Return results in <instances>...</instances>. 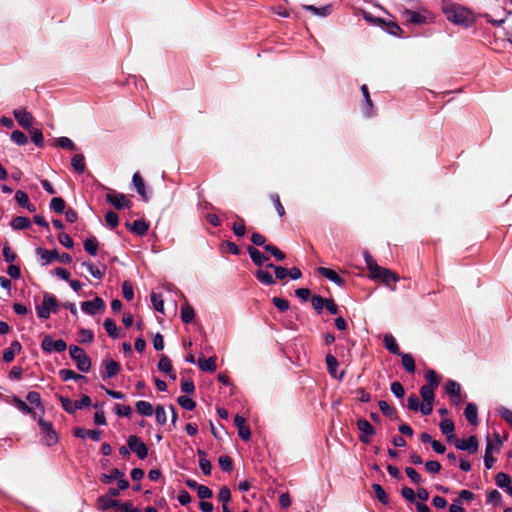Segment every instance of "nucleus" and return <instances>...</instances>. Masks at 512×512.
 Returning a JSON list of instances; mask_svg holds the SVG:
<instances>
[{"instance_id": "f257e3e1", "label": "nucleus", "mask_w": 512, "mask_h": 512, "mask_svg": "<svg viewBox=\"0 0 512 512\" xmlns=\"http://www.w3.org/2000/svg\"><path fill=\"white\" fill-rule=\"evenodd\" d=\"M442 11L447 20L455 25H460L467 28L471 26L475 21L473 12L460 4L447 3L443 5Z\"/></svg>"}, {"instance_id": "f03ea898", "label": "nucleus", "mask_w": 512, "mask_h": 512, "mask_svg": "<svg viewBox=\"0 0 512 512\" xmlns=\"http://www.w3.org/2000/svg\"><path fill=\"white\" fill-rule=\"evenodd\" d=\"M402 16L408 23L414 25L429 24L433 23L435 20L434 15L426 9H422L420 11L405 9L402 12Z\"/></svg>"}, {"instance_id": "7ed1b4c3", "label": "nucleus", "mask_w": 512, "mask_h": 512, "mask_svg": "<svg viewBox=\"0 0 512 512\" xmlns=\"http://www.w3.org/2000/svg\"><path fill=\"white\" fill-rule=\"evenodd\" d=\"M58 303L54 295L45 293L41 305L36 307L37 315L41 319H48L51 313L57 312Z\"/></svg>"}, {"instance_id": "20e7f679", "label": "nucleus", "mask_w": 512, "mask_h": 512, "mask_svg": "<svg viewBox=\"0 0 512 512\" xmlns=\"http://www.w3.org/2000/svg\"><path fill=\"white\" fill-rule=\"evenodd\" d=\"M69 353L71 358L75 361L77 368L81 372H88L90 370L91 360L81 347L71 345L69 347Z\"/></svg>"}, {"instance_id": "39448f33", "label": "nucleus", "mask_w": 512, "mask_h": 512, "mask_svg": "<svg viewBox=\"0 0 512 512\" xmlns=\"http://www.w3.org/2000/svg\"><path fill=\"white\" fill-rule=\"evenodd\" d=\"M42 441L47 446L55 445L59 438L51 422L40 418L38 420Z\"/></svg>"}, {"instance_id": "423d86ee", "label": "nucleus", "mask_w": 512, "mask_h": 512, "mask_svg": "<svg viewBox=\"0 0 512 512\" xmlns=\"http://www.w3.org/2000/svg\"><path fill=\"white\" fill-rule=\"evenodd\" d=\"M37 254L43 261V265H47L51 263L53 260H58L64 264H70L72 262V257L68 253H63L62 255H59L56 249L47 250L43 248H38Z\"/></svg>"}, {"instance_id": "0eeeda50", "label": "nucleus", "mask_w": 512, "mask_h": 512, "mask_svg": "<svg viewBox=\"0 0 512 512\" xmlns=\"http://www.w3.org/2000/svg\"><path fill=\"white\" fill-rule=\"evenodd\" d=\"M357 429L359 430V440L361 443H371L372 437L375 435L376 430L373 425L366 419L361 418L356 422Z\"/></svg>"}, {"instance_id": "6e6552de", "label": "nucleus", "mask_w": 512, "mask_h": 512, "mask_svg": "<svg viewBox=\"0 0 512 512\" xmlns=\"http://www.w3.org/2000/svg\"><path fill=\"white\" fill-rule=\"evenodd\" d=\"M41 348L46 353L52 352H63L67 348V344L64 340L58 339L53 340L50 335H45L41 342Z\"/></svg>"}, {"instance_id": "1a4fd4ad", "label": "nucleus", "mask_w": 512, "mask_h": 512, "mask_svg": "<svg viewBox=\"0 0 512 512\" xmlns=\"http://www.w3.org/2000/svg\"><path fill=\"white\" fill-rule=\"evenodd\" d=\"M106 201L118 210L132 207V202L124 194L116 193L113 190L106 194Z\"/></svg>"}, {"instance_id": "9d476101", "label": "nucleus", "mask_w": 512, "mask_h": 512, "mask_svg": "<svg viewBox=\"0 0 512 512\" xmlns=\"http://www.w3.org/2000/svg\"><path fill=\"white\" fill-rule=\"evenodd\" d=\"M127 445L140 459H145L148 455V448L138 436L131 435L128 437Z\"/></svg>"}, {"instance_id": "9b49d317", "label": "nucleus", "mask_w": 512, "mask_h": 512, "mask_svg": "<svg viewBox=\"0 0 512 512\" xmlns=\"http://www.w3.org/2000/svg\"><path fill=\"white\" fill-rule=\"evenodd\" d=\"M455 447L461 451H467L470 454H475L479 448V442L475 435H471L466 440L455 439L454 441Z\"/></svg>"}, {"instance_id": "f8f14e48", "label": "nucleus", "mask_w": 512, "mask_h": 512, "mask_svg": "<svg viewBox=\"0 0 512 512\" xmlns=\"http://www.w3.org/2000/svg\"><path fill=\"white\" fill-rule=\"evenodd\" d=\"M13 115L18 124L25 130H31L34 123V117L24 108H18L13 111Z\"/></svg>"}, {"instance_id": "ddd939ff", "label": "nucleus", "mask_w": 512, "mask_h": 512, "mask_svg": "<svg viewBox=\"0 0 512 512\" xmlns=\"http://www.w3.org/2000/svg\"><path fill=\"white\" fill-rule=\"evenodd\" d=\"M325 362L327 366V371L330 374V376L334 379L342 380L345 372L338 370L339 363L336 357H334L331 354H327L325 357Z\"/></svg>"}, {"instance_id": "4468645a", "label": "nucleus", "mask_w": 512, "mask_h": 512, "mask_svg": "<svg viewBox=\"0 0 512 512\" xmlns=\"http://www.w3.org/2000/svg\"><path fill=\"white\" fill-rule=\"evenodd\" d=\"M371 278L380 279L386 285H390V283H396L399 280L396 273L383 267L375 272Z\"/></svg>"}, {"instance_id": "2eb2a0df", "label": "nucleus", "mask_w": 512, "mask_h": 512, "mask_svg": "<svg viewBox=\"0 0 512 512\" xmlns=\"http://www.w3.org/2000/svg\"><path fill=\"white\" fill-rule=\"evenodd\" d=\"M104 307H105V303L99 297H96L95 299H93L91 301H84L81 303L82 311L89 315L96 314L99 310L103 309Z\"/></svg>"}, {"instance_id": "dca6fc26", "label": "nucleus", "mask_w": 512, "mask_h": 512, "mask_svg": "<svg viewBox=\"0 0 512 512\" xmlns=\"http://www.w3.org/2000/svg\"><path fill=\"white\" fill-rule=\"evenodd\" d=\"M73 434L75 437L84 439L86 437H89L93 441H99L102 437V431L93 429V430H86L82 427H76L73 430Z\"/></svg>"}, {"instance_id": "f3484780", "label": "nucleus", "mask_w": 512, "mask_h": 512, "mask_svg": "<svg viewBox=\"0 0 512 512\" xmlns=\"http://www.w3.org/2000/svg\"><path fill=\"white\" fill-rule=\"evenodd\" d=\"M102 365L105 368V371L102 374L103 379L112 378L116 376L121 370L120 364L112 359L104 360Z\"/></svg>"}, {"instance_id": "a211bd4d", "label": "nucleus", "mask_w": 512, "mask_h": 512, "mask_svg": "<svg viewBox=\"0 0 512 512\" xmlns=\"http://www.w3.org/2000/svg\"><path fill=\"white\" fill-rule=\"evenodd\" d=\"M439 428H440L441 432L447 436L448 442H453L456 439V436L454 434L455 425L452 420H450V419L442 420L439 423Z\"/></svg>"}, {"instance_id": "6ab92c4d", "label": "nucleus", "mask_w": 512, "mask_h": 512, "mask_svg": "<svg viewBox=\"0 0 512 512\" xmlns=\"http://www.w3.org/2000/svg\"><path fill=\"white\" fill-rule=\"evenodd\" d=\"M361 92L363 96V111L367 117L373 116V103L370 98V93L368 90V86L366 84H363L361 86Z\"/></svg>"}, {"instance_id": "aec40b11", "label": "nucleus", "mask_w": 512, "mask_h": 512, "mask_svg": "<svg viewBox=\"0 0 512 512\" xmlns=\"http://www.w3.org/2000/svg\"><path fill=\"white\" fill-rule=\"evenodd\" d=\"M322 277L327 278L339 287H343L346 283L345 279L331 268L322 267Z\"/></svg>"}, {"instance_id": "412c9836", "label": "nucleus", "mask_w": 512, "mask_h": 512, "mask_svg": "<svg viewBox=\"0 0 512 512\" xmlns=\"http://www.w3.org/2000/svg\"><path fill=\"white\" fill-rule=\"evenodd\" d=\"M132 182H133V185H134L137 193L141 196V198L144 201H147L148 195L146 192L145 182L139 172L134 173V175L132 177Z\"/></svg>"}, {"instance_id": "4be33fe9", "label": "nucleus", "mask_w": 512, "mask_h": 512, "mask_svg": "<svg viewBox=\"0 0 512 512\" xmlns=\"http://www.w3.org/2000/svg\"><path fill=\"white\" fill-rule=\"evenodd\" d=\"M126 227L133 233L143 236L149 229V224L144 220H135L133 223H126Z\"/></svg>"}, {"instance_id": "5701e85b", "label": "nucleus", "mask_w": 512, "mask_h": 512, "mask_svg": "<svg viewBox=\"0 0 512 512\" xmlns=\"http://www.w3.org/2000/svg\"><path fill=\"white\" fill-rule=\"evenodd\" d=\"M464 415L471 425L478 424V408L476 404L468 403L465 407Z\"/></svg>"}, {"instance_id": "b1692460", "label": "nucleus", "mask_w": 512, "mask_h": 512, "mask_svg": "<svg viewBox=\"0 0 512 512\" xmlns=\"http://www.w3.org/2000/svg\"><path fill=\"white\" fill-rule=\"evenodd\" d=\"M383 343H384V346L385 348L391 353V354H394V355H402V352L400 351L399 349V346L395 340V338L393 337V335L391 334H386L384 336V339H383Z\"/></svg>"}, {"instance_id": "393cba45", "label": "nucleus", "mask_w": 512, "mask_h": 512, "mask_svg": "<svg viewBox=\"0 0 512 512\" xmlns=\"http://www.w3.org/2000/svg\"><path fill=\"white\" fill-rule=\"evenodd\" d=\"M199 466L204 475H210L212 470L211 462L207 459V454L204 450L198 449Z\"/></svg>"}, {"instance_id": "a878e982", "label": "nucleus", "mask_w": 512, "mask_h": 512, "mask_svg": "<svg viewBox=\"0 0 512 512\" xmlns=\"http://www.w3.org/2000/svg\"><path fill=\"white\" fill-rule=\"evenodd\" d=\"M197 364H198L199 368L204 372L212 373L216 370V363H215L214 357H209V358H205L203 356L199 357Z\"/></svg>"}, {"instance_id": "bb28decb", "label": "nucleus", "mask_w": 512, "mask_h": 512, "mask_svg": "<svg viewBox=\"0 0 512 512\" xmlns=\"http://www.w3.org/2000/svg\"><path fill=\"white\" fill-rule=\"evenodd\" d=\"M119 502L114 500L111 496H100L97 500V508L101 511H105L108 508L117 507Z\"/></svg>"}, {"instance_id": "cd10ccee", "label": "nucleus", "mask_w": 512, "mask_h": 512, "mask_svg": "<svg viewBox=\"0 0 512 512\" xmlns=\"http://www.w3.org/2000/svg\"><path fill=\"white\" fill-rule=\"evenodd\" d=\"M247 250L251 260L255 265L261 266L265 261L269 260L267 256L262 254L258 249L254 248L253 246H249Z\"/></svg>"}, {"instance_id": "c85d7f7f", "label": "nucleus", "mask_w": 512, "mask_h": 512, "mask_svg": "<svg viewBox=\"0 0 512 512\" xmlns=\"http://www.w3.org/2000/svg\"><path fill=\"white\" fill-rule=\"evenodd\" d=\"M21 350V344L18 341H13L9 348H7L3 353V360L6 363L12 362L15 353L19 352Z\"/></svg>"}, {"instance_id": "c756f323", "label": "nucleus", "mask_w": 512, "mask_h": 512, "mask_svg": "<svg viewBox=\"0 0 512 512\" xmlns=\"http://www.w3.org/2000/svg\"><path fill=\"white\" fill-rule=\"evenodd\" d=\"M135 408L136 411L143 416H151L154 412L152 404L144 400L137 401Z\"/></svg>"}, {"instance_id": "7c9ffc66", "label": "nucleus", "mask_w": 512, "mask_h": 512, "mask_svg": "<svg viewBox=\"0 0 512 512\" xmlns=\"http://www.w3.org/2000/svg\"><path fill=\"white\" fill-rule=\"evenodd\" d=\"M444 390H445L446 394L449 395L450 397H452V396L457 397V396H460L461 386L455 380H448L445 383Z\"/></svg>"}, {"instance_id": "2f4dec72", "label": "nucleus", "mask_w": 512, "mask_h": 512, "mask_svg": "<svg viewBox=\"0 0 512 512\" xmlns=\"http://www.w3.org/2000/svg\"><path fill=\"white\" fill-rule=\"evenodd\" d=\"M378 406L380 411L387 417H390L392 420L398 419V414L395 408L391 407L386 401L380 400L378 402Z\"/></svg>"}, {"instance_id": "473e14b6", "label": "nucleus", "mask_w": 512, "mask_h": 512, "mask_svg": "<svg viewBox=\"0 0 512 512\" xmlns=\"http://www.w3.org/2000/svg\"><path fill=\"white\" fill-rule=\"evenodd\" d=\"M425 380L427 382V384L425 386L427 387H431L432 389H437V387L439 386V383H440V377L439 375L437 374V372L435 370H428L426 373H425Z\"/></svg>"}, {"instance_id": "72a5a7b5", "label": "nucleus", "mask_w": 512, "mask_h": 512, "mask_svg": "<svg viewBox=\"0 0 512 512\" xmlns=\"http://www.w3.org/2000/svg\"><path fill=\"white\" fill-rule=\"evenodd\" d=\"M494 446L493 444L488 440L485 448V454H484V465L486 469H491L495 463V458L492 456Z\"/></svg>"}, {"instance_id": "f704fd0d", "label": "nucleus", "mask_w": 512, "mask_h": 512, "mask_svg": "<svg viewBox=\"0 0 512 512\" xmlns=\"http://www.w3.org/2000/svg\"><path fill=\"white\" fill-rule=\"evenodd\" d=\"M399 356L401 357V362L404 369L409 373H414L416 370V365L412 355L408 353H402V355Z\"/></svg>"}, {"instance_id": "c9c22d12", "label": "nucleus", "mask_w": 512, "mask_h": 512, "mask_svg": "<svg viewBox=\"0 0 512 512\" xmlns=\"http://www.w3.org/2000/svg\"><path fill=\"white\" fill-rule=\"evenodd\" d=\"M82 266L86 267L87 270L89 271V273L96 279H102L104 277V274H105V269L106 267L103 266V269L101 270L100 268H98L97 266H95L92 262L90 261H85L82 263Z\"/></svg>"}, {"instance_id": "e433bc0d", "label": "nucleus", "mask_w": 512, "mask_h": 512, "mask_svg": "<svg viewBox=\"0 0 512 512\" xmlns=\"http://www.w3.org/2000/svg\"><path fill=\"white\" fill-rule=\"evenodd\" d=\"M10 225L15 230H22V229L29 228L31 226V222H30L29 218H27V217L17 216L12 219Z\"/></svg>"}, {"instance_id": "4c0bfd02", "label": "nucleus", "mask_w": 512, "mask_h": 512, "mask_svg": "<svg viewBox=\"0 0 512 512\" xmlns=\"http://www.w3.org/2000/svg\"><path fill=\"white\" fill-rule=\"evenodd\" d=\"M103 326H104L107 334L111 338L117 339L119 337V330H118V327L113 319H111V318L105 319Z\"/></svg>"}, {"instance_id": "58836bf2", "label": "nucleus", "mask_w": 512, "mask_h": 512, "mask_svg": "<svg viewBox=\"0 0 512 512\" xmlns=\"http://www.w3.org/2000/svg\"><path fill=\"white\" fill-rule=\"evenodd\" d=\"M194 317H195V311H194L193 307L190 306L189 304L183 305L181 308V320L185 324H189L193 321Z\"/></svg>"}, {"instance_id": "ea45409f", "label": "nucleus", "mask_w": 512, "mask_h": 512, "mask_svg": "<svg viewBox=\"0 0 512 512\" xmlns=\"http://www.w3.org/2000/svg\"><path fill=\"white\" fill-rule=\"evenodd\" d=\"M255 277L259 282H261L262 284H265V285H273L275 283V280H274L273 276L271 275V273H269L268 271L263 270V269H259L255 273Z\"/></svg>"}, {"instance_id": "a19ab883", "label": "nucleus", "mask_w": 512, "mask_h": 512, "mask_svg": "<svg viewBox=\"0 0 512 512\" xmlns=\"http://www.w3.org/2000/svg\"><path fill=\"white\" fill-rule=\"evenodd\" d=\"M59 376H60V378L63 381H68V380H85L86 379L85 376H83L81 374H77V373H75L71 369H61L59 371Z\"/></svg>"}, {"instance_id": "79ce46f5", "label": "nucleus", "mask_w": 512, "mask_h": 512, "mask_svg": "<svg viewBox=\"0 0 512 512\" xmlns=\"http://www.w3.org/2000/svg\"><path fill=\"white\" fill-rule=\"evenodd\" d=\"M71 165L75 171L82 174L85 171V158L82 154H75L71 159Z\"/></svg>"}, {"instance_id": "37998d69", "label": "nucleus", "mask_w": 512, "mask_h": 512, "mask_svg": "<svg viewBox=\"0 0 512 512\" xmlns=\"http://www.w3.org/2000/svg\"><path fill=\"white\" fill-rule=\"evenodd\" d=\"M84 249L87 253L95 256L98 251V240L96 237L91 236L84 241Z\"/></svg>"}, {"instance_id": "c03bdc74", "label": "nucleus", "mask_w": 512, "mask_h": 512, "mask_svg": "<svg viewBox=\"0 0 512 512\" xmlns=\"http://www.w3.org/2000/svg\"><path fill=\"white\" fill-rule=\"evenodd\" d=\"M372 489L375 492L378 501L383 505H387L389 502V497L385 492L384 488L380 484L375 483L372 485Z\"/></svg>"}, {"instance_id": "a18cd8bd", "label": "nucleus", "mask_w": 512, "mask_h": 512, "mask_svg": "<svg viewBox=\"0 0 512 512\" xmlns=\"http://www.w3.org/2000/svg\"><path fill=\"white\" fill-rule=\"evenodd\" d=\"M363 256H364L366 266L372 276L375 272H377L381 268V266H379L377 264L376 260L372 257V255L368 251H365L363 253Z\"/></svg>"}, {"instance_id": "49530a36", "label": "nucleus", "mask_w": 512, "mask_h": 512, "mask_svg": "<svg viewBox=\"0 0 512 512\" xmlns=\"http://www.w3.org/2000/svg\"><path fill=\"white\" fill-rule=\"evenodd\" d=\"M29 134L31 140L36 146H38L39 148H42L44 146V137L40 129L32 128L31 130H29Z\"/></svg>"}, {"instance_id": "de8ad7c7", "label": "nucleus", "mask_w": 512, "mask_h": 512, "mask_svg": "<svg viewBox=\"0 0 512 512\" xmlns=\"http://www.w3.org/2000/svg\"><path fill=\"white\" fill-rule=\"evenodd\" d=\"M236 219L237 221L232 224V230L236 236L243 237L246 233L244 219L239 216H236Z\"/></svg>"}, {"instance_id": "09e8293b", "label": "nucleus", "mask_w": 512, "mask_h": 512, "mask_svg": "<svg viewBox=\"0 0 512 512\" xmlns=\"http://www.w3.org/2000/svg\"><path fill=\"white\" fill-rule=\"evenodd\" d=\"M157 367L161 372H164L166 374H171V369H172L171 360L166 355H164V354L161 355Z\"/></svg>"}, {"instance_id": "8fccbe9b", "label": "nucleus", "mask_w": 512, "mask_h": 512, "mask_svg": "<svg viewBox=\"0 0 512 512\" xmlns=\"http://www.w3.org/2000/svg\"><path fill=\"white\" fill-rule=\"evenodd\" d=\"M435 389H432L431 387H427L423 385L420 388V396L423 399V402H433L435 399Z\"/></svg>"}, {"instance_id": "3c124183", "label": "nucleus", "mask_w": 512, "mask_h": 512, "mask_svg": "<svg viewBox=\"0 0 512 512\" xmlns=\"http://www.w3.org/2000/svg\"><path fill=\"white\" fill-rule=\"evenodd\" d=\"M65 201L61 197H54L50 201V208L56 213H63L65 211Z\"/></svg>"}, {"instance_id": "603ef678", "label": "nucleus", "mask_w": 512, "mask_h": 512, "mask_svg": "<svg viewBox=\"0 0 512 512\" xmlns=\"http://www.w3.org/2000/svg\"><path fill=\"white\" fill-rule=\"evenodd\" d=\"M496 485L502 489H505L511 484V478L504 472H499L495 477Z\"/></svg>"}, {"instance_id": "864d4df0", "label": "nucleus", "mask_w": 512, "mask_h": 512, "mask_svg": "<svg viewBox=\"0 0 512 512\" xmlns=\"http://www.w3.org/2000/svg\"><path fill=\"white\" fill-rule=\"evenodd\" d=\"M178 404L185 410L192 411L196 407V402L187 396H179Z\"/></svg>"}, {"instance_id": "5fc2aeb1", "label": "nucleus", "mask_w": 512, "mask_h": 512, "mask_svg": "<svg viewBox=\"0 0 512 512\" xmlns=\"http://www.w3.org/2000/svg\"><path fill=\"white\" fill-rule=\"evenodd\" d=\"M123 476H124V473H123V472H121L119 469H116V468H115V469H113V470L110 472V474H103V475L101 476V481H102L103 483L108 484V483H111V482H112V481H114V480H118V478H121V477H123Z\"/></svg>"}, {"instance_id": "6e6d98bb", "label": "nucleus", "mask_w": 512, "mask_h": 512, "mask_svg": "<svg viewBox=\"0 0 512 512\" xmlns=\"http://www.w3.org/2000/svg\"><path fill=\"white\" fill-rule=\"evenodd\" d=\"M12 403L24 414H32L33 410L18 396H13Z\"/></svg>"}, {"instance_id": "4d7b16f0", "label": "nucleus", "mask_w": 512, "mask_h": 512, "mask_svg": "<svg viewBox=\"0 0 512 512\" xmlns=\"http://www.w3.org/2000/svg\"><path fill=\"white\" fill-rule=\"evenodd\" d=\"M324 308L332 315H336L338 313V306L332 298L322 297V309Z\"/></svg>"}, {"instance_id": "13d9d810", "label": "nucleus", "mask_w": 512, "mask_h": 512, "mask_svg": "<svg viewBox=\"0 0 512 512\" xmlns=\"http://www.w3.org/2000/svg\"><path fill=\"white\" fill-rule=\"evenodd\" d=\"M11 140L17 145H25L28 143L27 136L19 130H15L10 135Z\"/></svg>"}, {"instance_id": "bf43d9fd", "label": "nucleus", "mask_w": 512, "mask_h": 512, "mask_svg": "<svg viewBox=\"0 0 512 512\" xmlns=\"http://www.w3.org/2000/svg\"><path fill=\"white\" fill-rule=\"evenodd\" d=\"M58 399L61 403V406L62 408L67 412V413H70V414H73L76 409L74 407V402L71 401L68 397H65V396H62V395H59L58 396Z\"/></svg>"}, {"instance_id": "052dcab7", "label": "nucleus", "mask_w": 512, "mask_h": 512, "mask_svg": "<svg viewBox=\"0 0 512 512\" xmlns=\"http://www.w3.org/2000/svg\"><path fill=\"white\" fill-rule=\"evenodd\" d=\"M151 302L156 311L164 313V302L162 296L155 292L151 293Z\"/></svg>"}, {"instance_id": "680f3d73", "label": "nucleus", "mask_w": 512, "mask_h": 512, "mask_svg": "<svg viewBox=\"0 0 512 512\" xmlns=\"http://www.w3.org/2000/svg\"><path fill=\"white\" fill-rule=\"evenodd\" d=\"M264 249L272 256H274L278 261H283L286 258V255L272 244L265 245Z\"/></svg>"}, {"instance_id": "e2e57ef3", "label": "nucleus", "mask_w": 512, "mask_h": 512, "mask_svg": "<svg viewBox=\"0 0 512 512\" xmlns=\"http://www.w3.org/2000/svg\"><path fill=\"white\" fill-rule=\"evenodd\" d=\"M267 268H272L275 271V277L278 280H284L286 277H288V269L282 267V266H275L272 263H269L267 265Z\"/></svg>"}, {"instance_id": "0e129e2a", "label": "nucleus", "mask_w": 512, "mask_h": 512, "mask_svg": "<svg viewBox=\"0 0 512 512\" xmlns=\"http://www.w3.org/2000/svg\"><path fill=\"white\" fill-rule=\"evenodd\" d=\"M218 463H219L220 468L223 471H225V472L231 471L233 462H232V459L230 456H227V455L220 456L218 459Z\"/></svg>"}, {"instance_id": "69168bd1", "label": "nucleus", "mask_w": 512, "mask_h": 512, "mask_svg": "<svg viewBox=\"0 0 512 512\" xmlns=\"http://www.w3.org/2000/svg\"><path fill=\"white\" fill-rule=\"evenodd\" d=\"M56 146H58L60 148H63V149H68V150H74L75 149V144L68 137H59L56 140Z\"/></svg>"}, {"instance_id": "338daca9", "label": "nucleus", "mask_w": 512, "mask_h": 512, "mask_svg": "<svg viewBox=\"0 0 512 512\" xmlns=\"http://www.w3.org/2000/svg\"><path fill=\"white\" fill-rule=\"evenodd\" d=\"M390 389H391V392L393 393V395L397 398H403L404 395H405V390H404V387L403 385L398 382V381H394L391 383V386H390Z\"/></svg>"}, {"instance_id": "774afa93", "label": "nucleus", "mask_w": 512, "mask_h": 512, "mask_svg": "<svg viewBox=\"0 0 512 512\" xmlns=\"http://www.w3.org/2000/svg\"><path fill=\"white\" fill-rule=\"evenodd\" d=\"M122 293H123V297L127 300V301H131L134 297V290H133V286L132 284L129 282V281H125L122 285Z\"/></svg>"}]
</instances>
